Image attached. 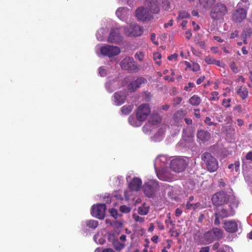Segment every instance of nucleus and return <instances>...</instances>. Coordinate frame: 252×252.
I'll return each mask as SVG.
<instances>
[{"mask_svg":"<svg viewBox=\"0 0 252 252\" xmlns=\"http://www.w3.org/2000/svg\"><path fill=\"white\" fill-rule=\"evenodd\" d=\"M201 158L205 164L208 171L212 173L218 170L219 168L218 161L211 154L205 152L201 155Z\"/></svg>","mask_w":252,"mask_h":252,"instance_id":"1","label":"nucleus"},{"mask_svg":"<svg viewBox=\"0 0 252 252\" xmlns=\"http://www.w3.org/2000/svg\"><path fill=\"white\" fill-rule=\"evenodd\" d=\"M227 12L226 6L223 3L218 2L212 7L210 15L213 19L218 20L221 19Z\"/></svg>","mask_w":252,"mask_h":252,"instance_id":"2","label":"nucleus"},{"mask_svg":"<svg viewBox=\"0 0 252 252\" xmlns=\"http://www.w3.org/2000/svg\"><path fill=\"white\" fill-rule=\"evenodd\" d=\"M158 189V184L155 180H150L145 183L143 186L144 193L149 198L154 197Z\"/></svg>","mask_w":252,"mask_h":252,"instance_id":"3","label":"nucleus"},{"mask_svg":"<svg viewBox=\"0 0 252 252\" xmlns=\"http://www.w3.org/2000/svg\"><path fill=\"white\" fill-rule=\"evenodd\" d=\"M151 113V108L149 104H140L136 109V117L139 122H144Z\"/></svg>","mask_w":252,"mask_h":252,"instance_id":"4","label":"nucleus"},{"mask_svg":"<svg viewBox=\"0 0 252 252\" xmlns=\"http://www.w3.org/2000/svg\"><path fill=\"white\" fill-rule=\"evenodd\" d=\"M188 165V162L184 158L178 157L173 159L171 161L170 167L176 172H181L185 170Z\"/></svg>","mask_w":252,"mask_h":252,"instance_id":"5","label":"nucleus"},{"mask_svg":"<svg viewBox=\"0 0 252 252\" xmlns=\"http://www.w3.org/2000/svg\"><path fill=\"white\" fill-rule=\"evenodd\" d=\"M229 196L224 191L216 193L212 198L213 204L217 206H221L226 204L229 200Z\"/></svg>","mask_w":252,"mask_h":252,"instance_id":"6","label":"nucleus"},{"mask_svg":"<svg viewBox=\"0 0 252 252\" xmlns=\"http://www.w3.org/2000/svg\"><path fill=\"white\" fill-rule=\"evenodd\" d=\"M235 212L232 208H229L228 209L222 208L218 212H216L214 214V216H215L214 224L216 225L220 224V219H223L233 216Z\"/></svg>","mask_w":252,"mask_h":252,"instance_id":"7","label":"nucleus"},{"mask_svg":"<svg viewBox=\"0 0 252 252\" xmlns=\"http://www.w3.org/2000/svg\"><path fill=\"white\" fill-rule=\"evenodd\" d=\"M106 211V206L104 203L93 205L92 208L91 214L93 216L102 220L104 218Z\"/></svg>","mask_w":252,"mask_h":252,"instance_id":"8","label":"nucleus"},{"mask_svg":"<svg viewBox=\"0 0 252 252\" xmlns=\"http://www.w3.org/2000/svg\"><path fill=\"white\" fill-rule=\"evenodd\" d=\"M121 66L122 69L127 70L129 72H134L137 69L133 58L130 57H126L123 60L121 63Z\"/></svg>","mask_w":252,"mask_h":252,"instance_id":"9","label":"nucleus"},{"mask_svg":"<svg viewBox=\"0 0 252 252\" xmlns=\"http://www.w3.org/2000/svg\"><path fill=\"white\" fill-rule=\"evenodd\" d=\"M125 33L130 36H138L142 35L143 32L142 27L137 24L130 25L125 29Z\"/></svg>","mask_w":252,"mask_h":252,"instance_id":"10","label":"nucleus"},{"mask_svg":"<svg viewBox=\"0 0 252 252\" xmlns=\"http://www.w3.org/2000/svg\"><path fill=\"white\" fill-rule=\"evenodd\" d=\"M100 52L103 56L112 57L118 55L120 53V49L117 46L107 45L101 47Z\"/></svg>","mask_w":252,"mask_h":252,"instance_id":"11","label":"nucleus"},{"mask_svg":"<svg viewBox=\"0 0 252 252\" xmlns=\"http://www.w3.org/2000/svg\"><path fill=\"white\" fill-rule=\"evenodd\" d=\"M247 12L246 9L237 7L232 13V20L235 23L242 22L247 17Z\"/></svg>","mask_w":252,"mask_h":252,"instance_id":"12","label":"nucleus"},{"mask_svg":"<svg viewBox=\"0 0 252 252\" xmlns=\"http://www.w3.org/2000/svg\"><path fill=\"white\" fill-rule=\"evenodd\" d=\"M146 79L144 77H139L135 80L131 82L127 86L128 90L130 92H133L136 91L137 88H140L142 85L147 83Z\"/></svg>","mask_w":252,"mask_h":252,"instance_id":"13","label":"nucleus"},{"mask_svg":"<svg viewBox=\"0 0 252 252\" xmlns=\"http://www.w3.org/2000/svg\"><path fill=\"white\" fill-rule=\"evenodd\" d=\"M122 40V37L121 36L118 30H112L108 38V41L111 43H118Z\"/></svg>","mask_w":252,"mask_h":252,"instance_id":"14","label":"nucleus"},{"mask_svg":"<svg viewBox=\"0 0 252 252\" xmlns=\"http://www.w3.org/2000/svg\"><path fill=\"white\" fill-rule=\"evenodd\" d=\"M224 229L229 233H234L238 230V224L235 220H227L224 222Z\"/></svg>","mask_w":252,"mask_h":252,"instance_id":"15","label":"nucleus"},{"mask_svg":"<svg viewBox=\"0 0 252 252\" xmlns=\"http://www.w3.org/2000/svg\"><path fill=\"white\" fill-rule=\"evenodd\" d=\"M137 19L141 21H146L149 19V14L146 9L144 7H139L135 11Z\"/></svg>","mask_w":252,"mask_h":252,"instance_id":"16","label":"nucleus"},{"mask_svg":"<svg viewBox=\"0 0 252 252\" xmlns=\"http://www.w3.org/2000/svg\"><path fill=\"white\" fill-rule=\"evenodd\" d=\"M142 185V181L139 178H134L128 184V188L132 191H138Z\"/></svg>","mask_w":252,"mask_h":252,"instance_id":"17","label":"nucleus"},{"mask_svg":"<svg viewBox=\"0 0 252 252\" xmlns=\"http://www.w3.org/2000/svg\"><path fill=\"white\" fill-rule=\"evenodd\" d=\"M151 12L157 14L159 12V7L157 0H147Z\"/></svg>","mask_w":252,"mask_h":252,"instance_id":"18","label":"nucleus"},{"mask_svg":"<svg viewBox=\"0 0 252 252\" xmlns=\"http://www.w3.org/2000/svg\"><path fill=\"white\" fill-rule=\"evenodd\" d=\"M115 102L117 105H120L124 103L126 95L122 92H117L114 94Z\"/></svg>","mask_w":252,"mask_h":252,"instance_id":"19","label":"nucleus"},{"mask_svg":"<svg viewBox=\"0 0 252 252\" xmlns=\"http://www.w3.org/2000/svg\"><path fill=\"white\" fill-rule=\"evenodd\" d=\"M162 120V117L158 113L153 112L150 116L148 122L153 126H156L159 124Z\"/></svg>","mask_w":252,"mask_h":252,"instance_id":"20","label":"nucleus"},{"mask_svg":"<svg viewBox=\"0 0 252 252\" xmlns=\"http://www.w3.org/2000/svg\"><path fill=\"white\" fill-rule=\"evenodd\" d=\"M197 138L202 141L205 142L208 141L211 137L210 133L204 130H199L197 133Z\"/></svg>","mask_w":252,"mask_h":252,"instance_id":"21","label":"nucleus"},{"mask_svg":"<svg viewBox=\"0 0 252 252\" xmlns=\"http://www.w3.org/2000/svg\"><path fill=\"white\" fill-rule=\"evenodd\" d=\"M199 5L205 10H209L215 2V0H199Z\"/></svg>","mask_w":252,"mask_h":252,"instance_id":"22","label":"nucleus"},{"mask_svg":"<svg viewBox=\"0 0 252 252\" xmlns=\"http://www.w3.org/2000/svg\"><path fill=\"white\" fill-rule=\"evenodd\" d=\"M201 102V98L196 94H194L188 100V102L191 105L194 106L199 105Z\"/></svg>","mask_w":252,"mask_h":252,"instance_id":"23","label":"nucleus"},{"mask_svg":"<svg viewBox=\"0 0 252 252\" xmlns=\"http://www.w3.org/2000/svg\"><path fill=\"white\" fill-rule=\"evenodd\" d=\"M211 230L213 233V236L215 237V239L220 240L222 238L223 232L221 229L215 227Z\"/></svg>","mask_w":252,"mask_h":252,"instance_id":"24","label":"nucleus"},{"mask_svg":"<svg viewBox=\"0 0 252 252\" xmlns=\"http://www.w3.org/2000/svg\"><path fill=\"white\" fill-rule=\"evenodd\" d=\"M237 93L243 99H245L248 95V91L247 89L243 87H241L237 91Z\"/></svg>","mask_w":252,"mask_h":252,"instance_id":"25","label":"nucleus"},{"mask_svg":"<svg viewBox=\"0 0 252 252\" xmlns=\"http://www.w3.org/2000/svg\"><path fill=\"white\" fill-rule=\"evenodd\" d=\"M211 230L206 232L204 234L205 240L209 243L213 242L215 239Z\"/></svg>","mask_w":252,"mask_h":252,"instance_id":"26","label":"nucleus"},{"mask_svg":"<svg viewBox=\"0 0 252 252\" xmlns=\"http://www.w3.org/2000/svg\"><path fill=\"white\" fill-rule=\"evenodd\" d=\"M149 211V207L144 203L138 208V213L141 215H146Z\"/></svg>","mask_w":252,"mask_h":252,"instance_id":"27","label":"nucleus"},{"mask_svg":"<svg viewBox=\"0 0 252 252\" xmlns=\"http://www.w3.org/2000/svg\"><path fill=\"white\" fill-rule=\"evenodd\" d=\"M113 246L116 251H120L124 248L125 244L119 242L118 239H114L113 241Z\"/></svg>","mask_w":252,"mask_h":252,"instance_id":"28","label":"nucleus"},{"mask_svg":"<svg viewBox=\"0 0 252 252\" xmlns=\"http://www.w3.org/2000/svg\"><path fill=\"white\" fill-rule=\"evenodd\" d=\"M187 114V112L183 109L178 110L174 114V118L176 120H181L183 119Z\"/></svg>","mask_w":252,"mask_h":252,"instance_id":"29","label":"nucleus"},{"mask_svg":"<svg viewBox=\"0 0 252 252\" xmlns=\"http://www.w3.org/2000/svg\"><path fill=\"white\" fill-rule=\"evenodd\" d=\"M133 105H124L121 108V112L124 115H128L132 110Z\"/></svg>","mask_w":252,"mask_h":252,"instance_id":"30","label":"nucleus"},{"mask_svg":"<svg viewBox=\"0 0 252 252\" xmlns=\"http://www.w3.org/2000/svg\"><path fill=\"white\" fill-rule=\"evenodd\" d=\"M86 225L89 228L95 229L98 225V221L93 220H89L86 221Z\"/></svg>","mask_w":252,"mask_h":252,"instance_id":"31","label":"nucleus"},{"mask_svg":"<svg viewBox=\"0 0 252 252\" xmlns=\"http://www.w3.org/2000/svg\"><path fill=\"white\" fill-rule=\"evenodd\" d=\"M239 166L240 162L239 161L237 160L235 161L234 163H231L229 164L228 166V168L231 170H233L234 169L236 172H238L239 169Z\"/></svg>","mask_w":252,"mask_h":252,"instance_id":"32","label":"nucleus"},{"mask_svg":"<svg viewBox=\"0 0 252 252\" xmlns=\"http://www.w3.org/2000/svg\"><path fill=\"white\" fill-rule=\"evenodd\" d=\"M252 35V29H250V28H249V29H247L245 32H244V34L243 35V36H244V43L246 44H247V37H250Z\"/></svg>","mask_w":252,"mask_h":252,"instance_id":"33","label":"nucleus"},{"mask_svg":"<svg viewBox=\"0 0 252 252\" xmlns=\"http://www.w3.org/2000/svg\"><path fill=\"white\" fill-rule=\"evenodd\" d=\"M200 206V203L199 202L196 203H191L189 202H188L186 204L187 209H190L192 208L193 210L197 209Z\"/></svg>","mask_w":252,"mask_h":252,"instance_id":"34","label":"nucleus"},{"mask_svg":"<svg viewBox=\"0 0 252 252\" xmlns=\"http://www.w3.org/2000/svg\"><path fill=\"white\" fill-rule=\"evenodd\" d=\"M189 14L186 11H181L179 12V16L177 17V20H179V19L187 18L189 17Z\"/></svg>","mask_w":252,"mask_h":252,"instance_id":"35","label":"nucleus"},{"mask_svg":"<svg viewBox=\"0 0 252 252\" xmlns=\"http://www.w3.org/2000/svg\"><path fill=\"white\" fill-rule=\"evenodd\" d=\"M182 100V98L180 96H177L174 98L173 99V106H176L177 105H179L181 103Z\"/></svg>","mask_w":252,"mask_h":252,"instance_id":"36","label":"nucleus"},{"mask_svg":"<svg viewBox=\"0 0 252 252\" xmlns=\"http://www.w3.org/2000/svg\"><path fill=\"white\" fill-rule=\"evenodd\" d=\"M120 211L122 213H128L130 212L131 208L126 205H122L120 207Z\"/></svg>","mask_w":252,"mask_h":252,"instance_id":"37","label":"nucleus"},{"mask_svg":"<svg viewBox=\"0 0 252 252\" xmlns=\"http://www.w3.org/2000/svg\"><path fill=\"white\" fill-rule=\"evenodd\" d=\"M219 94V93L217 91H214L211 93V96L210 98V100L211 101H214V100H217L219 99V97L218 96Z\"/></svg>","mask_w":252,"mask_h":252,"instance_id":"38","label":"nucleus"},{"mask_svg":"<svg viewBox=\"0 0 252 252\" xmlns=\"http://www.w3.org/2000/svg\"><path fill=\"white\" fill-rule=\"evenodd\" d=\"M144 56V54L142 52H137L135 54V58L138 60L139 61H142L143 60Z\"/></svg>","mask_w":252,"mask_h":252,"instance_id":"39","label":"nucleus"},{"mask_svg":"<svg viewBox=\"0 0 252 252\" xmlns=\"http://www.w3.org/2000/svg\"><path fill=\"white\" fill-rule=\"evenodd\" d=\"M128 122L131 125H132L134 126H138L137 125L136 120H135V119L133 116H130L129 117Z\"/></svg>","mask_w":252,"mask_h":252,"instance_id":"40","label":"nucleus"},{"mask_svg":"<svg viewBox=\"0 0 252 252\" xmlns=\"http://www.w3.org/2000/svg\"><path fill=\"white\" fill-rule=\"evenodd\" d=\"M204 123L209 126H217V123L213 122L211 121V118L209 117H206L204 120Z\"/></svg>","mask_w":252,"mask_h":252,"instance_id":"41","label":"nucleus"},{"mask_svg":"<svg viewBox=\"0 0 252 252\" xmlns=\"http://www.w3.org/2000/svg\"><path fill=\"white\" fill-rule=\"evenodd\" d=\"M133 219L136 221H138L140 223H142L144 221V218L143 217H139L138 215L136 214H133L132 215Z\"/></svg>","mask_w":252,"mask_h":252,"instance_id":"42","label":"nucleus"},{"mask_svg":"<svg viewBox=\"0 0 252 252\" xmlns=\"http://www.w3.org/2000/svg\"><path fill=\"white\" fill-rule=\"evenodd\" d=\"M205 62L209 64H213L215 59L212 57L208 56L204 58Z\"/></svg>","mask_w":252,"mask_h":252,"instance_id":"43","label":"nucleus"},{"mask_svg":"<svg viewBox=\"0 0 252 252\" xmlns=\"http://www.w3.org/2000/svg\"><path fill=\"white\" fill-rule=\"evenodd\" d=\"M231 102V99L230 98L228 99H223L222 100V104L225 108H228L230 107V103Z\"/></svg>","mask_w":252,"mask_h":252,"instance_id":"44","label":"nucleus"},{"mask_svg":"<svg viewBox=\"0 0 252 252\" xmlns=\"http://www.w3.org/2000/svg\"><path fill=\"white\" fill-rule=\"evenodd\" d=\"M157 176L159 179L162 181H167V178L165 177L162 172H158L157 173Z\"/></svg>","mask_w":252,"mask_h":252,"instance_id":"45","label":"nucleus"},{"mask_svg":"<svg viewBox=\"0 0 252 252\" xmlns=\"http://www.w3.org/2000/svg\"><path fill=\"white\" fill-rule=\"evenodd\" d=\"M195 85L193 83L189 82L188 83V86H186L184 87V90L186 91H190L191 89L194 87Z\"/></svg>","mask_w":252,"mask_h":252,"instance_id":"46","label":"nucleus"},{"mask_svg":"<svg viewBox=\"0 0 252 252\" xmlns=\"http://www.w3.org/2000/svg\"><path fill=\"white\" fill-rule=\"evenodd\" d=\"M163 5L166 10H168L170 8V3L168 0H164L163 1Z\"/></svg>","mask_w":252,"mask_h":252,"instance_id":"47","label":"nucleus"},{"mask_svg":"<svg viewBox=\"0 0 252 252\" xmlns=\"http://www.w3.org/2000/svg\"><path fill=\"white\" fill-rule=\"evenodd\" d=\"M230 67L234 72L237 73L238 72V68L236 67L235 63L234 62L230 63Z\"/></svg>","mask_w":252,"mask_h":252,"instance_id":"48","label":"nucleus"},{"mask_svg":"<svg viewBox=\"0 0 252 252\" xmlns=\"http://www.w3.org/2000/svg\"><path fill=\"white\" fill-rule=\"evenodd\" d=\"M99 73L101 76H104L106 75V70L105 69L102 67H100L99 68Z\"/></svg>","mask_w":252,"mask_h":252,"instance_id":"49","label":"nucleus"},{"mask_svg":"<svg viewBox=\"0 0 252 252\" xmlns=\"http://www.w3.org/2000/svg\"><path fill=\"white\" fill-rule=\"evenodd\" d=\"M111 216L113 217L114 218L116 219L117 218L118 213L116 209H112L110 212Z\"/></svg>","mask_w":252,"mask_h":252,"instance_id":"50","label":"nucleus"},{"mask_svg":"<svg viewBox=\"0 0 252 252\" xmlns=\"http://www.w3.org/2000/svg\"><path fill=\"white\" fill-rule=\"evenodd\" d=\"M156 34L155 33H152L151 35V40L154 44L158 45V42L156 41Z\"/></svg>","mask_w":252,"mask_h":252,"instance_id":"51","label":"nucleus"},{"mask_svg":"<svg viewBox=\"0 0 252 252\" xmlns=\"http://www.w3.org/2000/svg\"><path fill=\"white\" fill-rule=\"evenodd\" d=\"M178 54L177 53H174V54H172L169 56L168 57V59L169 61H172L173 59L177 60L178 58Z\"/></svg>","mask_w":252,"mask_h":252,"instance_id":"52","label":"nucleus"},{"mask_svg":"<svg viewBox=\"0 0 252 252\" xmlns=\"http://www.w3.org/2000/svg\"><path fill=\"white\" fill-rule=\"evenodd\" d=\"M161 58V55L158 53H155L154 54V59L155 61L157 60H160Z\"/></svg>","mask_w":252,"mask_h":252,"instance_id":"53","label":"nucleus"},{"mask_svg":"<svg viewBox=\"0 0 252 252\" xmlns=\"http://www.w3.org/2000/svg\"><path fill=\"white\" fill-rule=\"evenodd\" d=\"M210 247L206 246L202 247L199 252H209Z\"/></svg>","mask_w":252,"mask_h":252,"instance_id":"54","label":"nucleus"},{"mask_svg":"<svg viewBox=\"0 0 252 252\" xmlns=\"http://www.w3.org/2000/svg\"><path fill=\"white\" fill-rule=\"evenodd\" d=\"M199 69H200V66L198 64H197V63L193 64V66H192V69L193 71H197L199 70Z\"/></svg>","mask_w":252,"mask_h":252,"instance_id":"55","label":"nucleus"},{"mask_svg":"<svg viewBox=\"0 0 252 252\" xmlns=\"http://www.w3.org/2000/svg\"><path fill=\"white\" fill-rule=\"evenodd\" d=\"M192 36V33L190 30H188L186 32V37L188 39H189Z\"/></svg>","mask_w":252,"mask_h":252,"instance_id":"56","label":"nucleus"},{"mask_svg":"<svg viewBox=\"0 0 252 252\" xmlns=\"http://www.w3.org/2000/svg\"><path fill=\"white\" fill-rule=\"evenodd\" d=\"M157 223L158 227L160 230H163L164 229V225H163V223L161 222H160L159 221H157Z\"/></svg>","mask_w":252,"mask_h":252,"instance_id":"57","label":"nucleus"},{"mask_svg":"<svg viewBox=\"0 0 252 252\" xmlns=\"http://www.w3.org/2000/svg\"><path fill=\"white\" fill-rule=\"evenodd\" d=\"M205 79V77L204 76H201L200 78H199L196 81L197 84L199 85L201 84L204 81Z\"/></svg>","mask_w":252,"mask_h":252,"instance_id":"58","label":"nucleus"},{"mask_svg":"<svg viewBox=\"0 0 252 252\" xmlns=\"http://www.w3.org/2000/svg\"><path fill=\"white\" fill-rule=\"evenodd\" d=\"M194 115L197 118H199L200 117L199 109H194Z\"/></svg>","mask_w":252,"mask_h":252,"instance_id":"59","label":"nucleus"},{"mask_svg":"<svg viewBox=\"0 0 252 252\" xmlns=\"http://www.w3.org/2000/svg\"><path fill=\"white\" fill-rule=\"evenodd\" d=\"M246 158L247 160H250L252 161V152H249L248 153L246 156Z\"/></svg>","mask_w":252,"mask_h":252,"instance_id":"60","label":"nucleus"},{"mask_svg":"<svg viewBox=\"0 0 252 252\" xmlns=\"http://www.w3.org/2000/svg\"><path fill=\"white\" fill-rule=\"evenodd\" d=\"M182 213V211L181 209L178 208L175 210V215L176 217H179Z\"/></svg>","mask_w":252,"mask_h":252,"instance_id":"61","label":"nucleus"},{"mask_svg":"<svg viewBox=\"0 0 252 252\" xmlns=\"http://www.w3.org/2000/svg\"><path fill=\"white\" fill-rule=\"evenodd\" d=\"M158 235H154L151 238V240L153 242L155 243H157L158 242Z\"/></svg>","mask_w":252,"mask_h":252,"instance_id":"62","label":"nucleus"},{"mask_svg":"<svg viewBox=\"0 0 252 252\" xmlns=\"http://www.w3.org/2000/svg\"><path fill=\"white\" fill-rule=\"evenodd\" d=\"M220 247V244L219 242H216L213 245V247H212V249L213 250L215 251V250H219V248Z\"/></svg>","mask_w":252,"mask_h":252,"instance_id":"63","label":"nucleus"},{"mask_svg":"<svg viewBox=\"0 0 252 252\" xmlns=\"http://www.w3.org/2000/svg\"><path fill=\"white\" fill-rule=\"evenodd\" d=\"M228 248V247L227 246H225L221 247L220 249H219V250H218L216 252H226V251L225 249H226Z\"/></svg>","mask_w":252,"mask_h":252,"instance_id":"64","label":"nucleus"}]
</instances>
